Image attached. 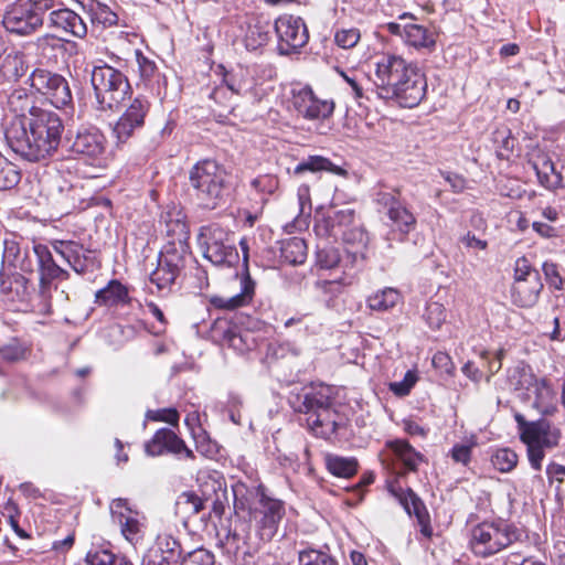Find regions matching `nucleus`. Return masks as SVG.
<instances>
[{"label": "nucleus", "mask_w": 565, "mask_h": 565, "mask_svg": "<svg viewBox=\"0 0 565 565\" xmlns=\"http://www.w3.org/2000/svg\"><path fill=\"white\" fill-rule=\"evenodd\" d=\"M64 128L56 111L32 107L28 118L10 121L4 138L15 154L30 162H41L57 153Z\"/></svg>", "instance_id": "nucleus-1"}, {"label": "nucleus", "mask_w": 565, "mask_h": 565, "mask_svg": "<svg viewBox=\"0 0 565 565\" xmlns=\"http://www.w3.org/2000/svg\"><path fill=\"white\" fill-rule=\"evenodd\" d=\"M333 388L323 383L306 385L292 390L288 404L296 412L306 415L307 427L318 437L330 438L338 431L341 424L338 413L333 409Z\"/></svg>", "instance_id": "nucleus-2"}, {"label": "nucleus", "mask_w": 565, "mask_h": 565, "mask_svg": "<svg viewBox=\"0 0 565 565\" xmlns=\"http://www.w3.org/2000/svg\"><path fill=\"white\" fill-rule=\"evenodd\" d=\"M227 173L215 160L198 161L189 170V189L196 204L204 210H215L226 203Z\"/></svg>", "instance_id": "nucleus-3"}, {"label": "nucleus", "mask_w": 565, "mask_h": 565, "mask_svg": "<svg viewBox=\"0 0 565 565\" xmlns=\"http://www.w3.org/2000/svg\"><path fill=\"white\" fill-rule=\"evenodd\" d=\"M524 539H526V534L522 527L499 519L473 526L469 546L476 556L487 558Z\"/></svg>", "instance_id": "nucleus-4"}, {"label": "nucleus", "mask_w": 565, "mask_h": 565, "mask_svg": "<svg viewBox=\"0 0 565 565\" xmlns=\"http://www.w3.org/2000/svg\"><path fill=\"white\" fill-rule=\"evenodd\" d=\"M90 83L94 89L96 109L115 111L131 94L127 76L119 70L102 63L90 72Z\"/></svg>", "instance_id": "nucleus-5"}, {"label": "nucleus", "mask_w": 565, "mask_h": 565, "mask_svg": "<svg viewBox=\"0 0 565 565\" xmlns=\"http://www.w3.org/2000/svg\"><path fill=\"white\" fill-rule=\"evenodd\" d=\"M203 257L217 267H232L238 262L233 235L218 224L200 228L198 237Z\"/></svg>", "instance_id": "nucleus-6"}, {"label": "nucleus", "mask_w": 565, "mask_h": 565, "mask_svg": "<svg viewBox=\"0 0 565 565\" xmlns=\"http://www.w3.org/2000/svg\"><path fill=\"white\" fill-rule=\"evenodd\" d=\"M257 502L250 510L256 524V532L262 541L269 542L278 533L286 516V505L280 499L268 495L263 486L257 488Z\"/></svg>", "instance_id": "nucleus-7"}, {"label": "nucleus", "mask_w": 565, "mask_h": 565, "mask_svg": "<svg viewBox=\"0 0 565 565\" xmlns=\"http://www.w3.org/2000/svg\"><path fill=\"white\" fill-rule=\"evenodd\" d=\"M33 253L35 254L36 270L40 274L39 310L47 315L52 311V281L68 279L70 274L57 264L47 245L33 243Z\"/></svg>", "instance_id": "nucleus-8"}, {"label": "nucleus", "mask_w": 565, "mask_h": 565, "mask_svg": "<svg viewBox=\"0 0 565 565\" xmlns=\"http://www.w3.org/2000/svg\"><path fill=\"white\" fill-rule=\"evenodd\" d=\"M29 81L31 87L45 96L54 107L64 108L73 103L70 84L61 74L44 68H35Z\"/></svg>", "instance_id": "nucleus-9"}, {"label": "nucleus", "mask_w": 565, "mask_h": 565, "mask_svg": "<svg viewBox=\"0 0 565 565\" xmlns=\"http://www.w3.org/2000/svg\"><path fill=\"white\" fill-rule=\"evenodd\" d=\"M414 66L397 55H383L375 63L374 77H372L376 95L387 98L391 89L399 85L403 78Z\"/></svg>", "instance_id": "nucleus-10"}, {"label": "nucleus", "mask_w": 565, "mask_h": 565, "mask_svg": "<svg viewBox=\"0 0 565 565\" xmlns=\"http://www.w3.org/2000/svg\"><path fill=\"white\" fill-rule=\"evenodd\" d=\"M275 31L279 40L277 49L281 55L297 52L309 39L307 26L300 17H280L275 22Z\"/></svg>", "instance_id": "nucleus-11"}, {"label": "nucleus", "mask_w": 565, "mask_h": 565, "mask_svg": "<svg viewBox=\"0 0 565 565\" xmlns=\"http://www.w3.org/2000/svg\"><path fill=\"white\" fill-rule=\"evenodd\" d=\"M427 90V81L414 66L399 85L391 89L385 100H395L401 107H416L425 97Z\"/></svg>", "instance_id": "nucleus-12"}, {"label": "nucleus", "mask_w": 565, "mask_h": 565, "mask_svg": "<svg viewBox=\"0 0 565 565\" xmlns=\"http://www.w3.org/2000/svg\"><path fill=\"white\" fill-rule=\"evenodd\" d=\"M68 150L86 160L100 158L106 150V137L96 127H82L74 137L67 136Z\"/></svg>", "instance_id": "nucleus-13"}, {"label": "nucleus", "mask_w": 565, "mask_h": 565, "mask_svg": "<svg viewBox=\"0 0 565 565\" xmlns=\"http://www.w3.org/2000/svg\"><path fill=\"white\" fill-rule=\"evenodd\" d=\"M149 109L150 103L145 96H137L132 99L113 129L119 142H126L137 130L143 127Z\"/></svg>", "instance_id": "nucleus-14"}, {"label": "nucleus", "mask_w": 565, "mask_h": 565, "mask_svg": "<svg viewBox=\"0 0 565 565\" xmlns=\"http://www.w3.org/2000/svg\"><path fill=\"white\" fill-rule=\"evenodd\" d=\"M148 456L157 457L166 454L177 456L179 459H193L194 454L185 443L170 428H160L152 438L145 444Z\"/></svg>", "instance_id": "nucleus-15"}, {"label": "nucleus", "mask_w": 565, "mask_h": 565, "mask_svg": "<svg viewBox=\"0 0 565 565\" xmlns=\"http://www.w3.org/2000/svg\"><path fill=\"white\" fill-rule=\"evenodd\" d=\"M391 493L398 500L401 505L408 515H414L420 526V533L430 539L433 535V527L430 525L429 513L422 499L412 489H395L392 488Z\"/></svg>", "instance_id": "nucleus-16"}, {"label": "nucleus", "mask_w": 565, "mask_h": 565, "mask_svg": "<svg viewBox=\"0 0 565 565\" xmlns=\"http://www.w3.org/2000/svg\"><path fill=\"white\" fill-rule=\"evenodd\" d=\"M292 105L297 113L307 119H326L334 109L333 102L318 99L310 88H302L295 94Z\"/></svg>", "instance_id": "nucleus-17"}, {"label": "nucleus", "mask_w": 565, "mask_h": 565, "mask_svg": "<svg viewBox=\"0 0 565 565\" xmlns=\"http://www.w3.org/2000/svg\"><path fill=\"white\" fill-rule=\"evenodd\" d=\"M244 252L245 271L241 279V291L232 297L214 296L211 303L218 309L234 310L249 303L255 292V281L250 278L247 267L248 254L244 242H241Z\"/></svg>", "instance_id": "nucleus-18"}, {"label": "nucleus", "mask_w": 565, "mask_h": 565, "mask_svg": "<svg viewBox=\"0 0 565 565\" xmlns=\"http://www.w3.org/2000/svg\"><path fill=\"white\" fill-rule=\"evenodd\" d=\"M36 55L41 63L46 65H57L65 60L67 53L76 47L74 42L64 41L55 35H44L36 41Z\"/></svg>", "instance_id": "nucleus-19"}, {"label": "nucleus", "mask_w": 565, "mask_h": 565, "mask_svg": "<svg viewBox=\"0 0 565 565\" xmlns=\"http://www.w3.org/2000/svg\"><path fill=\"white\" fill-rule=\"evenodd\" d=\"M386 449L383 463L392 460L401 463L407 471H416L418 465L424 461V456L405 439L387 441Z\"/></svg>", "instance_id": "nucleus-20"}, {"label": "nucleus", "mask_w": 565, "mask_h": 565, "mask_svg": "<svg viewBox=\"0 0 565 565\" xmlns=\"http://www.w3.org/2000/svg\"><path fill=\"white\" fill-rule=\"evenodd\" d=\"M562 431L558 426L547 419L534 420L529 429L520 435V439H529L530 443H536L546 449H553L559 445Z\"/></svg>", "instance_id": "nucleus-21"}, {"label": "nucleus", "mask_w": 565, "mask_h": 565, "mask_svg": "<svg viewBox=\"0 0 565 565\" xmlns=\"http://www.w3.org/2000/svg\"><path fill=\"white\" fill-rule=\"evenodd\" d=\"M542 290V279L534 276L524 282H513L510 289L511 301L520 308H532L537 303Z\"/></svg>", "instance_id": "nucleus-22"}, {"label": "nucleus", "mask_w": 565, "mask_h": 565, "mask_svg": "<svg viewBox=\"0 0 565 565\" xmlns=\"http://www.w3.org/2000/svg\"><path fill=\"white\" fill-rule=\"evenodd\" d=\"M536 173L539 183L546 190L555 191L564 188L563 177L556 171L554 162L546 154H537L530 161Z\"/></svg>", "instance_id": "nucleus-23"}, {"label": "nucleus", "mask_w": 565, "mask_h": 565, "mask_svg": "<svg viewBox=\"0 0 565 565\" xmlns=\"http://www.w3.org/2000/svg\"><path fill=\"white\" fill-rule=\"evenodd\" d=\"M171 265V263L166 262L158 255L157 267L150 273V282L156 286L157 292L160 296L172 294L174 286L182 276Z\"/></svg>", "instance_id": "nucleus-24"}, {"label": "nucleus", "mask_w": 565, "mask_h": 565, "mask_svg": "<svg viewBox=\"0 0 565 565\" xmlns=\"http://www.w3.org/2000/svg\"><path fill=\"white\" fill-rule=\"evenodd\" d=\"M131 298L127 286L117 279H111L108 284L96 291L95 303L105 307H119L129 305Z\"/></svg>", "instance_id": "nucleus-25"}, {"label": "nucleus", "mask_w": 565, "mask_h": 565, "mask_svg": "<svg viewBox=\"0 0 565 565\" xmlns=\"http://www.w3.org/2000/svg\"><path fill=\"white\" fill-rule=\"evenodd\" d=\"M533 406L543 415H553L557 411V394L546 377L535 379Z\"/></svg>", "instance_id": "nucleus-26"}, {"label": "nucleus", "mask_w": 565, "mask_h": 565, "mask_svg": "<svg viewBox=\"0 0 565 565\" xmlns=\"http://www.w3.org/2000/svg\"><path fill=\"white\" fill-rule=\"evenodd\" d=\"M386 214L392 223L391 234L397 233L399 241H404L416 227L415 215L402 202L397 206L391 207Z\"/></svg>", "instance_id": "nucleus-27"}, {"label": "nucleus", "mask_w": 565, "mask_h": 565, "mask_svg": "<svg viewBox=\"0 0 565 565\" xmlns=\"http://www.w3.org/2000/svg\"><path fill=\"white\" fill-rule=\"evenodd\" d=\"M159 255L168 263H171L172 267L178 270L181 275L183 274L186 266L191 263H195L190 245H182L179 243H166L161 248Z\"/></svg>", "instance_id": "nucleus-28"}, {"label": "nucleus", "mask_w": 565, "mask_h": 565, "mask_svg": "<svg viewBox=\"0 0 565 565\" xmlns=\"http://www.w3.org/2000/svg\"><path fill=\"white\" fill-rule=\"evenodd\" d=\"M340 236L347 245H355L361 249H365L370 241L367 232L360 223H355L352 227L347 228L345 231H341ZM359 258L361 260L365 259V254L363 250H347V259H349L351 264L356 263Z\"/></svg>", "instance_id": "nucleus-29"}, {"label": "nucleus", "mask_w": 565, "mask_h": 565, "mask_svg": "<svg viewBox=\"0 0 565 565\" xmlns=\"http://www.w3.org/2000/svg\"><path fill=\"white\" fill-rule=\"evenodd\" d=\"M223 342L228 348L243 354L256 347V339L248 330H241L237 326H230L223 330Z\"/></svg>", "instance_id": "nucleus-30"}, {"label": "nucleus", "mask_w": 565, "mask_h": 565, "mask_svg": "<svg viewBox=\"0 0 565 565\" xmlns=\"http://www.w3.org/2000/svg\"><path fill=\"white\" fill-rule=\"evenodd\" d=\"M535 379L536 376L532 372L531 366L524 363H520L507 372L509 388L526 396L533 384H535Z\"/></svg>", "instance_id": "nucleus-31"}, {"label": "nucleus", "mask_w": 565, "mask_h": 565, "mask_svg": "<svg viewBox=\"0 0 565 565\" xmlns=\"http://www.w3.org/2000/svg\"><path fill=\"white\" fill-rule=\"evenodd\" d=\"M403 39L416 49H434L436 40L434 33L423 25L408 23L403 26Z\"/></svg>", "instance_id": "nucleus-32"}, {"label": "nucleus", "mask_w": 565, "mask_h": 565, "mask_svg": "<svg viewBox=\"0 0 565 565\" xmlns=\"http://www.w3.org/2000/svg\"><path fill=\"white\" fill-rule=\"evenodd\" d=\"M320 171H328L337 175H344L347 173L344 169L333 164L328 158L322 156H309L295 167L294 174L300 175L305 172L316 173Z\"/></svg>", "instance_id": "nucleus-33"}, {"label": "nucleus", "mask_w": 565, "mask_h": 565, "mask_svg": "<svg viewBox=\"0 0 565 565\" xmlns=\"http://www.w3.org/2000/svg\"><path fill=\"white\" fill-rule=\"evenodd\" d=\"M328 471L338 478L349 479L353 477L359 469V462L354 457H342L328 454L324 457Z\"/></svg>", "instance_id": "nucleus-34"}, {"label": "nucleus", "mask_w": 565, "mask_h": 565, "mask_svg": "<svg viewBox=\"0 0 565 565\" xmlns=\"http://www.w3.org/2000/svg\"><path fill=\"white\" fill-rule=\"evenodd\" d=\"M210 502V497L201 498L192 491L182 492L175 502L177 514L183 518L198 515Z\"/></svg>", "instance_id": "nucleus-35"}, {"label": "nucleus", "mask_w": 565, "mask_h": 565, "mask_svg": "<svg viewBox=\"0 0 565 565\" xmlns=\"http://www.w3.org/2000/svg\"><path fill=\"white\" fill-rule=\"evenodd\" d=\"M41 23V18L35 13H30L24 18L19 15L17 11H13L6 14L3 19L6 29L18 34H28Z\"/></svg>", "instance_id": "nucleus-36"}, {"label": "nucleus", "mask_w": 565, "mask_h": 565, "mask_svg": "<svg viewBox=\"0 0 565 565\" xmlns=\"http://www.w3.org/2000/svg\"><path fill=\"white\" fill-rule=\"evenodd\" d=\"M151 552H158L173 564H180L183 558V550L181 543L173 537L171 534L162 533L157 536L156 547L150 550Z\"/></svg>", "instance_id": "nucleus-37"}, {"label": "nucleus", "mask_w": 565, "mask_h": 565, "mask_svg": "<svg viewBox=\"0 0 565 565\" xmlns=\"http://www.w3.org/2000/svg\"><path fill=\"white\" fill-rule=\"evenodd\" d=\"M280 256L290 265L303 264L307 258V244L301 237H291L281 242Z\"/></svg>", "instance_id": "nucleus-38"}, {"label": "nucleus", "mask_w": 565, "mask_h": 565, "mask_svg": "<svg viewBox=\"0 0 565 565\" xmlns=\"http://www.w3.org/2000/svg\"><path fill=\"white\" fill-rule=\"evenodd\" d=\"M326 233L332 236H340L341 231L352 227L356 222L353 209L334 211L326 218Z\"/></svg>", "instance_id": "nucleus-39"}, {"label": "nucleus", "mask_w": 565, "mask_h": 565, "mask_svg": "<svg viewBox=\"0 0 565 565\" xmlns=\"http://www.w3.org/2000/svg\"><path fill=\"white\" fill-rule=\"evenodd\" d=\"M298 565H339V561L330 553L328 547L315 548L309 546L298 552Z\"/></svg>", "instance_id": "nucleus-40"}, {"label": "nucleus", "mask_w": 565, "mask_h": 565, "mask_svg": "<svg viewBox=\"0 0 565 565\" xmlns=\"http://www.w3.org/2000/svg\"><path fill=\"white\" fill-rule=\"evenodd\" d=\"M166 233L168 237L167 243L189 245L190 231L181 213H178L175 217L169 214V218L166 221Z\"/></svg>", "instance_id": "nucleus-41"}, {"label": "nucleus", "mask_w": 565, "mask_h": 565, "mask_svg": "<svg viewBox=\"0 0 565 565\" xmlns=\"http://www.w3.org/2000/svg\"><path fill=\"white\" fill-rule=\"evenodd\" d=\"M22 252H23V248L21 247L20 243L18 242V239L14 235L10 234L9 236H7L3 239V253H2L1 269H0V286L1 287H3V285H4V280H3L4 266L14 268Z\"/></svg>", "instance_id": "nucleus-42"}, {"label": "nucleus", "mask_w": 565, "mask_h": 565, "mask_svg": "<svg viewBox=\"0 0 565 565\" xmlns=\"http://www.w3.org/2000/svg\"><path fill=\"white\" fill-rule=\"evenodd\" d=\"M8 106L15 114L14 119H24L30 116V109L35 107L32 99L24 88H15L8 96Z\"/></svg>", "instance_id": "nucleus-43"}, {"label": "nucleus", "mask_w": 565, "mask_h": 565, "mask_svg": "<svg viewBox=\"0 0 565 565\" xmlns=\"http://www.w3.org/2000/svg\"><path fill=\"white\" fill-rule=\"evenodd\" d=\"M401 300L399 292L394 288H384L367 298V306L371 310L387 311L395 307Z\"/></svg>", "instance_id": "nucleus-44"}, {"label": "nucleus", "mask_w": 565, "mask_h": 565, "mask_svg": "<svg viewBox=\"0 0 565 565\" xmlns=\"http://www.w3.org/2000/svg\"><path fill=\"white\" fill-rule=\"evenodd\" d=\"M21 180V172L15 164L0 156V191L15 188Z\"/></svg>", "instance_id": "nucleus-45"}, {"label": "nucleus", "mask_w": 565, "mask_h": 565, "mask_svg": "<svg viewBox=\"0 0 565 565\" xmlns=\"http://www.w3.org/2000/svg\"><path fill=\"white\" fill-rule=\"evenodd\" d=\"M225 86H218L215 87L211 94L210 98H212L215 103L224 105L225 108L233 109L232 103H230L226 98L227 93L230 92L231 95L233 94H241L242 85L237 84L234 78L228 77L225 75L223 79Z\"/></svg>", "instance_id": "nucleus-46"}, {"label": "nucleus", "mask_w": 565, "mask_h": 565, "mask_svg": "<svg viewBox=\"0 0 565 565\" xmlns=\"http://www.w3.org/2000/svg\"><path fill=\"white\" fill-rule=\"evenodd\" d=\"M58 23L68 30L75 36H84L86 34V25L78 14L71 10H62L56 12Z\"/></svg>", "instance_id": "nucleus-47"}, {"label": "nucleus", "mask_w": 565, "mask_h": 565, "mask_svg": "<svg viewBox=\"0 0 565 565\" xmlns=\"http://www.w3.org/2000/svg\"><path fill=\"white\" fill-rule=\"evenodd\" d=\"M518 459V455L514 450L501 448L492 456V463L499 471L510 472L515 468Z\"/></svg>", "instance_id": "nucleus-48"}, {"label": "nucleus", "mask_w": 565, "mask_h": 565, "mask_svg": "<svg viewBox=\"0 0 565 565\" xmlns=\"http://www.w3.org/2000/svg\"><path fill=\"white\" fill-rule=\"evenodd\" d=\"M137 516L138 514H134L118 524L121 534L131 544H136L142 539V524Z\"/></svg>", "instance_id": "nucleus-49"}, {"label": "nucleus", "mask_w": 565, "mask_h": 565, "mask_svg": "<svg viewBox=\"0 0 565 565\" xmlns=\"http://www.w3.org/2000/svg\"><path fill=\"white\" fill-rule=\"evenodd\" d=\"M109 511L111 515V520L116 524L122 523L125 519L132 516L134 514H138L137 511H134L126 499L117 498L114 499L109 504Z\"/></svg>", "instance_id": "nucleus-50"}, {"label": "nucleus", "mask_w": 565, "mask_h": 565, "mask_svg": "<svg viewBox=\"0 0 565 565\" xmlns=\"http://www.w3.org/2000/svg\"><path fill=\"white\" fill-rule=\"evenodd\" d=\"M532 276L541 278L539 270L531 265L526 257H519L514 265L513 282H524Z\"/></svg>", "instance_id": "nucleus-51"}, {"label": "nucleus", "mask_w": 565, "mask_h": 565, "mask_svg": "<svg viewBox=\"0 0 565 565\" xmlns=\"http://www.w3.org/2000/svg\"><path fill=\"white\" fill-rule=\"evenodd\" d=\"M269 41V31L260 25H253L248 28L246 34V47L248 50H256L265 45Z\"/></svg>", "instance_id": "nucleus-52"}, {"label": "nucleus", "mask_w": 565, "mask_h": 565, "mask_svg": "<svg viewBox=\"0 0 565 565\" xmlns=\"http://www.w3.org/2000/svg\"><path fill=\"white\" fill-rule=\"evenodd\" d=\"M2 71L4 75L19 78L23 76V58L18 53H9L4 56L2 62Z\"/></svg>", "instance_id": "nucleus-53"}, {"label": "nucleus", "mask_w": 565, "mask_h": 565, "mask_svg": "<svg viewBox=\"0 0 565 565\" xmlns=\"http://www.w3.org/2000/svg\"><path fill=\"white\" fill-rule=\"evenodd\" d=\"M425 318L430 328L439 329L446 321V309L439 302H430L426 307Z\"/></svg>", "instance_id": "nucleus-54"}, {"label": "nucleus", "mask_w": 565, "mask_h": 565, "mask_svg": "<svg viewBox=\"0 0 565 565\" xmlns=\"http://www.w3.org/2000/svg\"><path fill=\"white\" fill-rule=\"evenodd\" d=\"M53 250L70 264L81 252L82 246L73 241H54L52 243Z\"/></svg>", "instance_id": "nucleus-55"}, {"label": "nucleus", "mask_w": 565, "mask_h": 565, "mask_svg": "<svg viewBox=\"0 0 565 565\" xmlns=\"http://www.w3.org/2000/svg\"><path fill=\"white\" fill-rule=\"evenodd\" d=\"M214 555L205 550L198 548L189 552L180 562V565H214Z\"/></svg>", "instance_id": "nucleus-56"}, {"label": "nucleus", "mask_w": 565, "mask_h": 565, "mask_svg": "<svg viewBox=\"0 0 565 565\" xmlns=\"http://www.w3.org/2000/svg\"><path fill=\"white\" fill-rule=\"evenodd\" d=\"M340 260L339 252L334 247H323L317 252V263L323 269L334 268Z\"/></svg>", "instance_id": "nucleus-57"}, {"label": "nucleus", "mask_w": 565, "mask_h": 565, "mask_svg": "<svg viewBox=\"0 0 565 565\" xmlns=\"http://www.w3.org/2000/svg\"><path fill=\"white\" fill-rule=\"evenodd\" d=\"M542 270L544 273L545 280L551 288H554L556 290L563 289L564 280L563 277L561 276L558 266L555 263H543Z\"/></svg>", "instance_id": "nucleus-58"}, {"label": "nucleus", "mask_w": 565, "mask_h": 565, "mask_svg": "<svg viewBox=\"0 0 565 565\" xmlns=\"http://www.w3.org/2000/svg\"><path fill=\"white\" fill-rule=\"evenodd\" d=\"M521 441L526 445L527 459L531 467L534 470H541L542 461L545 457L544 450L546 447L540 446L536 443H530L529 439H521Z\"/></svg>", "instance_id": "nucleus-59"}, {"label": "nucleus", "mask_w": 565, "mask_h": 565, "mask_svg": "<svg viewBox=\"0 0 565 565\" xmlns=\"http://www.w3.org/2000/svg\"><path fill=\"white\" fill-rule=\"evenodd\" d=\"M136 60L141 78L148 82L152 81L158 73L156 62L145 56L140 51H136Z\"/></svg>", "instance_id": "nucleus-60"}, {"label": "nucleus", "mask_w": 565, "mask_h": 565, "mask_svg": "<svg viewBox=\"0 0 565 565\" xmlns=\"http://www.w3.org/2000/svg\"><path fill=\"white\" fill-rule=\"evenodd\" d=\"M361 35L358 29H342L337 31L334 41L342 49H351L358 44Z\"/></svg>", "instance_id": "nucleus-61"}, {"label": "nucleus", "mask_w": 565, "mask_h": 565, "mask_svg": "<svg viewBox=\"0 0 565 565\" xmlns=\"http://www.w3.org/2000/svg\"><path fill=\"white\" fill-rule=\"evenodd\" d=\"M252 186L260 193L274 194L279 186L278 178L271 174L259 175L252 181Z\"/></svg>", "instance_id": "nucleus-62"}, {"label": "nucleus", "mask_w": 565, "mask_h": 565, "mask_svg": "<svg viewBox=\"0 0 565 565\" xmlns=\"http://www.w3.org/2000/svg\"><path fill=\"white\" fill-rule=\"evenodd\" d=\"M475 444L465 445V444H456L449 451L450 458L456 463H461L467 467L471 461L472 448Z\"/></svg>", "instance_id": "nucleus-63"}, {"label": "nucleus", "mask_w": 565, "mask_h": 565, "mask_svg": "<svg viewBox=\"0 0 565 565\" xmlns=\"http://www.w3.org/2000/svg\"><path fill=\"white\" fill-rule=\"evenodd\" d=\"M416 381V374L412 371H407L402 381L390 384V390L397 396H405L411 392Z\"/></svg>", "instance_id": "nucleus-64"}]
</instances>
